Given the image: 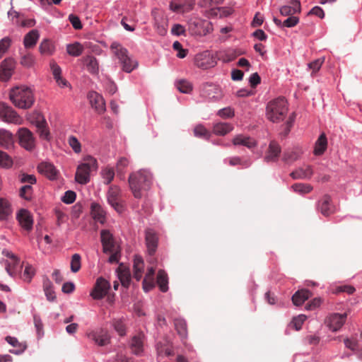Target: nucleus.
<instances>
[{
	"instance_id": "1",
	"label": "nucleus",
	"mask_w": 362,
	"mask_h": 362,
	"mask_svg": "<svg viewBox=\"0 0 362 362\" xmlns=\"http://www.w3.org/2000/svg\"><path fill=\"white\" fill-rule=\"evenodd\" d=\"M151 180V174L145 170L133 173L129 175V184L135 198L140 199L142 197V192L150 188Z\"/></svg>"
},
{
	"instance_id": "2",
	"label": "nucleus",
	"mask_w": 362,
	"mask_h": 362,
	"mask_svg": "<svg viewBox=\"0 0 362 362\" xmlns=\"http://www.w3.org/2000/svg\"><path fill=\"white\" fill-rule=\"evenodd\" d=\"M288 110V103L285 98L279 97L267 103L266 117L272 122H280L285 119Z\"/></svg>"
},
{
	"instance_id": "3",
	"label": "nucleus",
	"mask_w": 362,
	"mask_h": 362,
	"mask_svg": "<svg viewBox=\"0 0 362 362\" xmlns=\"http://www.w3.org/2000/svg\"><path fill=\"white\" fill-rule=\"evenodd\" d=\"M10 100L19 108L28 109L34 103L33 91L25 86L16 87L11 90Z\"/></svg>"
},
{
	"instance_id": "4",
	"label": "nucleus",
	"mask_w": 362,
	"mask_h": 362,
	"mask_svg": "<svg viewBox=\"0 0 362 362\" xmlns=\"http://www.w3.org/2000/svg\"><path fill=\"white\" fill-rule=\"evenodd\" d=\"M110 48L113 54L117 57L122 71L127 73H131L134 69L137 68V61L130 57L128 50L120 44L113 42Z\"/></svg>"
},
{
	"instance_id": "5",
	"label": "nucleus",
	"mask_w": 362,
	"mask_h": 362,
	"mask_svg": "<svg viewBox=\"0 0 362 362\" xmlns=\"http://www.w3.org/2000/svg\"><path fill=\"white\" fill-rule=\"evenodd\" d=\"M98 168V163L95 158L88 156L85 157L84 162L77 168L75 180L81 185H86L90 181V173L91 170H95Z\"/></svg>"
},
{
	"instance_id": "6",
	"label": "nucleus",
	"mask_w": 362,
	"mask_h": 362,
	"mask_svg": "<svg viewBox=\"0 0 362 362\" xmlns=\"http://www.w3.org/2000/svg\"><path fill=\"white\" fill-rule=\"evenodd\" d=\"M107 199L109 204L118 213L124 210V201L121 189L117 185H111L107 192Z\"/></svg>"
},
{
	"instance_id": "7",
	"label": "nucleus",
	"mask_w": 362,
	"mask_h": 362,
	"mask_svg": "<svg viewBox=\"0 0 362 362\" xmlns=\"http://www.w3.org/2000/svg\"><path fill=\"white\" fill-rule=\"evenodd\" d=\"M19 144L21 146L31 151L35 147V139L33 133L27 128H20L17 132Z\"/></svg>"
},
{
	"instance_id": "8",
	"label": "nucleus",
	"mask_w": 362,
	"mask_h": 362,
	"mask_svg": "<svg viewBox=\"0 0 362 362\" xmlns=\"http://www.w3.org/2000/svg\"><path fill=\"white\" fill-rule=\"evenodd\" d=\"M194 64L197 67L204 70L214 67L216 61L209 51H204L195 55Z\"/></svg>"
},
{
	"instance_id": "9",
	"label": "nucleus",
	"mask_w": 362,
	"mask_h": 362,
	"mask_svg": "<svg viewBox=\"0 0 362 362\" xmlns=\"http://www.w3.org/2000/svg\"><path fill=\"white\" fill-rule=\"evenodd\" d=\"M0 118L6 122L20 124L22 119L11 107L4 103H0Z\"/></svg>"
},
{
	"instance_id": "10",
	"label": "nucleus",
	"mask_w": 362,
	"mask_h": 362,
	"mask_svg": "<svg viewBox=\"0 0 362 362\" xmlns=\"http://www.w3.org/2000/svg\"><path fill=\"white\" fill-rule=\"evenodd\" d=\"M346 313H333L327 316L325 320V325L332 332H337L341 329L346 322Z\"/></svg>"
},
{
	"instance_id": "11",
	"label": "nucleus",
	"mask_w": 362,
	"mask_h": 362,
	"mask_svg": "<svg viewBox=\"0 0 362 362\" xmlns=\"http://www.w3.org/2000/svg\"><path fill=\"white\" fill-rule=\"evenodd\" d=\"M110 288V283L103 277H99L95 284L90 296L94 299H102L104 298Z\"/></svg>"
},
{
	"instance_id": "12",
	"label": "nucleus",
	"mask_w": 362,
	"mask_h": 362,
	"mask_svg": "<svg viewBox=\"0 0 362 362\" xmlns=\"http://www.w3.org/2000/svg\"><path fill=\"white\" fill-rule=\"evenodd\" d=\"M15 69V62L11 58L5 59L0 66V80L6 81L12 76Z\"/></svg>"
},
{
	"instance_id": "13",
	"label": "nucleus",
	"mask_w": 362,
	"mask_h": 362,
	"mask_svg": "<svg viewBox=\"0 0 362 362\" xmlns=\"http://www.w3.org/2000/svg\"><path fill=\"white\" fill-rule=\"evenodd\" d=\"M281 152V148L279 143L276 141H272L269 144L264 160L267 163L276 162L278 160Z\"/></svg>"
},
{
	"instance_id": "14",
	"label": "nucleus",
	"mask_w": 362,
	"mask_h": 362,
	"mask_svg": "<svg viewBox=\"0 0 362 362\" xmlns=\"http://www.w3.org/2000/svg\"><path fill=\"white\" fill-rule=\"evenodd\" d=\"M17 219L21 226L26 230L33 228V219L31 214L26 209H21L17 214Z\"/></svg>"
},
{
	"instance_id": "15",
	"label": "nucleus",
	"mask_w": 362,
	"mask_h": 362,
	"mask_svg": "<svg viewBox=\"0 0 362 362\" xmlns=\"http://www.w3.org/2000/svg\"><path fill=\"white\" fill-rule=\"evenodd\" d=\"M90 103L95 111L99 114L104 112L105 110V103L102 95L96 92H90L88 94Z\"/></svg>"
},
{
	"instance_id": "16",
	"label": "nucleus",
	"mask_w": 362,
	"mask_h": 362,
	"mask_svg": "<svg viewBox=\"0 0 362 362\" xmlns=\"http://www.w3.org/2000/svg\"><path fill=\"white\" fill-rule=\"evenodd\" d=\"M331 201L332 199L330 196L325 194L318 202V209L325 216H328L332 214L335 211L334 206L332 204Z\"/></svg>"
},
{
	"instance_id": "17",
	"label": "nucleus",
	"mask_w": 362,
	"mask_h": 362,
	"mask_svg": "<svg viewBox=\"0 0 362 362\" xmlns=\"http://www.w3.org/2000/svg\"><path fill=\"white\" fill-rule=\"evenodd\" d=\"M232 143L235 146H243L249 149H252L257 146L256 140L250 136L244 134H238L232 140Z\"/></svg>"
},
{
	"instance_id": "18",
	"label": "nucleus",
	"mask_w": 362,
	"mask_h": 362,
	"mask_svg": "<svg viewBox=\"0 0 362 362\" xmlns=\"http://www.w3.org/2000/svg\"><path fill=\"white\" fill-rule=\"evenodd\" d=\"M101 243L103 247V252L107 253L108 251H114L117 247L115 244L112 235L107 230H103L100 232Z\"/></svg>"
},
{
	"instance_id": "19",
	"label": "nucleus",
	"mask_w": 362,
	"mask_h": 362,
	"mask_svg": "<svg viewBox=\"0 0 362 362\" xmlns=\"http://www.w3.org/2000/svg\"><path fill=\"white\" fill-rule=\"evenodd\" d=\"M88 337L99 346H105L110 342V336L107 332L100 329L89 334Z\"/></svg>"
},
{
	"instance_id": "20",
	"label": "nucleus",
	"mask_w": 362,
	"mask_h": 362,
	"mask_svg": "<svg viewBox=\"0 0 362 362\" xmlns=\"http://www.w3.org/2000/svg\"><path fill=\"white\" fill-rule=\"evenodd\" d=\"M301 10L300 2L298 0H293L289 5L283 6L280 8V13L284 16H293L299 13Z\"/></svg>"
},
{
	"instance_id": "21",
	"label": "nucleus",
	"mask_w": 362,
	"mask_h": 362,
	"mask_svg": "<svg viewBox=\"0 0 362 362\" xmlns=\"http://www.w3.org/2000/svg\"><path fill=\"white\" fill-rule=\"evenodd\" d=\"M14 146V137L9 131L0 129V146L5 149H11Z\"/></svg>"
},
{
	"instance_id": "22",
	"label": "nucleus",
	"mask_w": 362,
	"mask_h": 362,
	"mask_svg": "<svg viewBox=\"0 0 362 362\" xmlns=\"http://www.w3.org/2000/svg\"><path fill=\"white\" fill-rule=\"evenodd\" d=\"M37 170L50 180L55 179L57 175V170L54 165L48 162H42L40 163L37 165Z\"/></svg>"
},
{
	"instance_id": "23",
	"label": "nucleus",
	"mask_w": 362,
	"mask_h": 362,
	"mask_svg": "<svg viewBox=\"0 0 362 362\" xmlns=\"http://www.w3.org/2000/svg\"><path fill=\"white\" fill-rule=\"evenodd\" d=\"M146 243L149 255H153L158 246V237L155 232L151 229L146 231Z\"/></svg>"
},
{
	"instance_id": "24",
	"label": "nucleus",
	"mask_w": 362,
	"mask_h": 362,
	"mask_svg": "<svg viewBox=\"0 0 362 362\" xmlns=\"http://www.w3.org/2000/svg\"><path fill=\"white\" fill-rule=\"evenodd\" d=\"M144 338L143 334H138L132 338L130 348L132 352L135 355H139L144 350Z\"/></svg>"
},
{
	"instance_id": "25",
	"label": "nucleus",
	"mask_w": 362,
	"mask_h": 362,
	"mask_svg": "<svg viewBox=\"0 0 362 362\" xmlns=\"http://www.w3.org/2000/svg\"><path fill=\"white\" fill-rule=\"evenodd\" d=\"M35 125L37 128V131L40 136V138L46 140H49V132L47 127V122L45 119L39 116L35 122Z\"/></svg>"
},
{
	"instance_id": "26",
	"label": "nucleus",
	"mask_w": 362,
	"mask_h": 362,
	"mask_svg": "<svg viewBox=\"0 0 362 362\" xmlns=\"http://www.w3.org/2000/svg\"><path fill=\"white\" fill-rule=\"evenodd\" d=\"M311 296V293L308 289H301L296 291L292 296L293 303L299 306Z\"/></svg>"
},
{
	"instance_id": "27",
	"label": "nucleus",
	"mask_w": 362,
	"mask_h": 362,
	"mask_svg": "<svg viewBox=\"0 0 362 362\" xmlns=\"http://www.w3.org/2000/svg\"><path fill=\"white\" fill-rule=\"evenodd\" d=\"M40 35L39 32L37 30H32L28 33H27L24 37L23 44L25 48H31L33 47L38 39Z\"/></svg>"
},
{
	"instance_id": "28",
	"label": "nucleus",
	"mask_w": 362,
	"mask_h": 362,
	"mask_svg": "<svg viewBox=\"0 0 362 362\" xmlns=\"http://www.w3.org/2000/svg\"><path fill=\"white\" fill-rule=\"evenodd\" d=\"M87 70L92 74H98L99 71V64L93 56H86L83 59Z\"/></svg>"
},
{
	"instance_id": "29",
	"label": "nucleus",
	"mask_w": 362,
	"mask_h": 362,
	"mask_svg": "<svg viewBox=\"0 0 362 362\" xmlns=\"http://www.w3.org/2000/svg\"><path fill=\"white\" fill-rule=\"evenodd\" d=\"M313 174L312 168L308 165L305 169L299 168L292 172L290 175L294 180L298 179H310Z\"/></svg>"
},
{
	"instance_id": "30",
	"label": "nucleus",
	"mask_w": 362,
	"mask_h": 362,
	"mask_svg": "<svg viewBox=\"0 0 362 362\" xmlns=\"http://www.w3.org/2000/svg\"><path fill=\"white\" fill-rule=\"evenodd\" d=\"M327 147V140L325 134L322 133L320 134L319 138L315 142L314 154L316 156H320L324 153Z\"/></svg>"
},
{
	"instance_id": "31",
	"label": "nucleus",
	"mask_w": 362,
	"mask_h": 362,
	"mask_svg": "<svg viewBox=\"0 0 362 362\" xmlns=\"http://www.w3.org/2000/svg\"><path fill=\"white\" fill-rule=\"evenodd\" d=\"M302 153L300 148H294L293 149L286 150L283 155V160L286 163H293L299 159Z\"/></svg>"
},
{
	"instance_id": "32",
	"label": "nucleus",
	"mask_w": 362,
	"mask_h": 362,
	"mask_svg": "<svg viewBox=\"0 0 362 362\" xmlns=\"http://www.w3.org/2000/svg\"><path fill=\"white\" fill-rule=\"evenodd\" d=\"M233 129L231 124L226 122H219L214 125L213 132L215 134L224 136Z\"/></svg>"
},
{
	"instance_id": "33",
	"label": "nucleus",
	"mask_w": 362,
	"mask_h": 362,
	"mask_svg": "<svg viewBox=\"0 0 362 362\" xmlns=\"http://www.w3.org/2000/svg\"><path fill=\"white\" fill-rule=\"evenodd\" d=\"M144 269V261L142 258L139 256H135L134 259V277L139 281L141 279L142 273Z\"/></svg>"
},
{
	"instance_id": "34",
	"label": "nucleus",
	"mask_w": 362,
	"mask_h": 362,
	"mask_svg": "<svg viewBox=\"0 0 362 362\" xmlns=\"http://www.w3.org/2000/svg\"><path fill=\"white\" fill-rule=\"evenodd\" d=\"M43 289L46 298L49 301H54L56 299V295L53 290L52 283L48 278L45 279L43 281Z\"/></svg>"
},
{
	"instance_id": "35",
	"label": "nucleus",
	"mask_w": 362,
	"mask_h": 362,
	"mask_svg": "<svg viewBox=\"0 0 362 362\" xmlns=\"http://www.w3.org/2000/svg\"><path fill=\"white\" fill-rule=\"evenodd\" d=\"M157 284L162 292H166L168 290V278L167 274L163 270H159L158 272Z\"/></svg>"
},
{
	"instance_id": "36",
	"label": "nucleus",
	"mask_w": 362,
	"mask_h": 362,
	"mask_svg": "<svg viewBox=\"0 0 362 362\" xmlns=\"http://www.w3.org/2000/svg\"><path fill=\"white\" fill-rule=\"evenodd\" d=\"M83 46L79 42H74L73 44H69L66 46L67 53L73 57H78L83 52Z\"/></svg>"
},
{
	"instance_id": "37",
	"label": "nucleus",
	"mask_w": 362,
	"mask_h": 362,
	"mask_svg": "<svg viewBox=\"0 0 362 362\" xmlns=\"http://www.w3.org/2000/svg\"><path fill=\"white\" fill-rule=\"evenodd\" d=\"M39 50L41 54L51 55L54 51V46L49 40L45 39L40 43Z\"/></svg>"
},
{
	"instance_id": "38",
	"label": "nucleus",
	"mask_w": 362,
	"mask_h": 362,
	"mask_svg": "<svg viewBox=\"0 0 362 362\" xmlns=\"http://www.w3.org/2000/svg\"><path fill=\"white\" fill-rule=\"evenodd\" d=\"M175 329L182 338H186L187 335V324L183 319H175L174 321Z\"/></svg>"
},
{
	"instance_id": "39",
	"label": "nucleus",
	"mask_w": 362,
	"mask_h": 362,
	"mask_svg": "<svg viewBox=\"0 0 362 362\" xmlns=\"http://www.w3.org/2000/svg\"><path fill=\"white\" fill-rule=\"evenodd\" d=\"M11 208L8 202L0 198V220L6 219L11 214Z\"/></svg>"
},
{
	"instance_id": "40",
	"label": "nucleus",
	"mask_w": 362,
	"mask_h": 362,
	"mask_svg": "<svg viewBox=\"0 0 362 362\" xmlns=\"http://www.w3.org/2000/svg\"><path fill=\"white\" fill-rule=\"evenodd\" d=\"M101 175L104 180V184L109 185L114 179L115 170L113 168L107 166L102 170Z\"/></svg>"
},
{
	"instance_id": "41",
	"label": "nucleus",
	"mask_w": 362,
	"mask_h": 362,
	"mask_svg": "<svg viewBox=\"0 0 362 362\" xmlns=\"http://www.w3.org/2000/svg\"><path fill=\"white\" fill-rule=\"evenodd\" d=\"M292 189L296 192L301 194H305L313 190V187L309 184L296 183L292 185Z\"/></svg>"
},
{
	"instance_id": "42",
	"label": "nucleus",
	"mask_w": 362,
	"mask_h": 362,
	"mask_svg": "<svg viewBox=\"0 0 362 362\" xmlns=\"http://www.w3.org/2000/svg\"><path fill=\"white\" fill-rule=\"evenodd\" d=\"M176 87L179 91L183 93H189L192 90V86L191 83L185 79L177 81Z\"/></svg>"
},
{
	"instance_id": "43",
	"label": "nucleus",
	"mask_w": 362,
	"mask_h": 362,
	"mask_svg": "<svg viewBox=\"0 0 362 362\" xmlns=\"http://www.w3.org/2000/svg\"><path fill=\"white\" fill-rule=\"evenodd\" d=\"M92 213L93 218L100 223H103L105 220L104 212L101 207L96 204H92Z\"/></svg>"
},
{
	"instance_id": "44",
	"label": "nucleus",
	"mask_w": 362,
	"mask_h": 362,
	"mask_svg": "<svg viewBox=\"0 0 362 362\" xmlns=\"http://www.w3.org/2000/svg\"><path fill=\"white\" fill-rule=\"evenodd\" d=\"M128 165L129 160L126 158H121L119 159L116 165V171L118 177H120L122 179L123 178L124 170Z\"/></svg>"
},
{
	"instance_id": "45",
	"label": "nucleus",
	"mask_w": 362,
	"mask_h": 362,
	"mask_svg": "<svg viewBox=\"0 0 362 362\" xmlns=\"http://www.w3.org/2000/svg\"><path fill=\"white\" fill-rule=\"evenodd\" d=\"M18 179L21 183H28L30 185L35 184L37 181L35 175L22 172L18 174Z\"/></svg>"
},
{
	"instance_id": "46",
	"label": "nucleus",
	"mask_w": 362,
	"mask_h": 362,
	"mask_svg": "<svg viewBox=\"0 0 362 362\" xmlns=\"http://www.w3.org/2000/svg\"><path fill=\"white\" fill-rule=\"evenodd\" d=\"M19 195L25 200H30L33 195V187L30 185L23 186L19 191Z\"/></svg>"
},
{
	"instance_id": "47",
	"label": "nucleus",
	"mask_w": 362,
	"mask_h": 362,
	"mask_svg": "<svg viewBox=\"0 0 362 362\" xmlns=\"http://www.w3.org/2000/svg\"><path fill=\"white\" fill-rule=\"evenodd\" d=\"M6 341L12 346L18 348V351H16V354L23 351L26 348L25 344L20 343L18 340L15 337L8 336L6 337Z\"/></svg>"
},
{
	"instance_id": "48",
	"label": "nucleus",
	"mask_w": 362,
	"mask_h": 362,
	"mask_svg": "<svg viewBox=\"0 0 362 362\" xmlns=\"http://www.w3.org/2000/svg\"><path fill=\"white\" fill-rule=\"evenodd\" d=\"M35 274V270L30 264H27L23 273L22 278L25 281L30 282Z\"/></svg>"
},
{
	"instance_id": "49",
	"label": "nucleus",
	"mask_w": 362,
	"mask_h": 362,
	"mask_svg": "<svg viewBox=\"0 0 362 362\" xmlns=\"http://www.w3.org/2000/svg\"><path fill=\"white\" fill-rule=\"evenodd\" d=\"M71 271L74 273L78 272L81 269V256L78 254H74L71 260Z\"/></svg>"
},
{
	"instance_id": "50",
	"label": "nucleus",
	"mask_w": 362,
	"mask_h": 362,
	"mask_svg": "<svg viewBox=\"0 0 362 362\" xmlns=\"http://www.w3.org/2000/svg\"><path fill=\"white\" fill-rule=\"evenodd\" d=\"M12 164L13 161L11 157L6 153L0 150V166L9 168Z\"/></svg>"
},
{
	"instance_id": "51",
	"label": "nucleus",
	"mask_w": 362,
	"mask_h": 362,
	"mask_svg": "<svg viewBox=\"0 0 362 362\" xmlns=\"http://www.w3.org/2000/svg\"><path fill=\"white\" fill-rule=\"evenodd\" d=\"M194 134L196 136L209 138L210 134L203 125H197L194 129Z\"/></svg>"
},
{
	"instance_id": "52",
	"label": "nucleus",
	"mask_w": 362,
	"mask_h": 362,
	"mask_svg": "<svg viewBox=\"0 0 362 362\" xmlns=\"http://www.w3.org/2000/svg\"><path fill=\"white\" fill-rule=\"evenodd\" d=\"M325 57L317 59L308 64V67L313 71V73H316L320 70L322 64L325 62Z\"/></svg>"
},
{
	"instance_id": "53",
	"label": "nucleus",
	"mask_w": 362,
	"mask_h": 362,
	"mask_svg": "<svg viewBox=\"0 0 362 362\" xmlns=\"http://www.w3.org/2000/svg\"><path fill=\"white\" fill-rule=\"evenodd\" d=\"M33 321L34 325L37 330V334L38 337H42L44 334L43 332V324L42 322L41 318L39 315L35 314L33 315Z\"/></svg>"
},
{
	"instance_id": "54",
	"label": "nucleus",
	"mask_w": 362,
	"mask_h": 362,
	"mask_svg": "<svg viewBox=\"0 0 362 362\" xmlns=\"http://www.w3.org/2000/svg\"><path fill=\"white\" fill-rule=\"evenodd\" d=\"M11 40L9 37H6L0 40V59L6 52L11 45Z\"/></svg>"
},
{
	"instance_id": "55",
	"label": "nucleus",
	"mask_w": 362,
	"mask_h": 362,
	"mask_svg": "<svg viewBox=\"0 0 362 362\" xmlns=\"http://www.w3.org/2000/svg\"><path fill=\"white\" fill-rule=\"evenodd\" d=\"M170 10H172L174 12L184 13V12L189 11L192 10V6L189 5L187 8H185V6L183 4H175L173 1H171L170 4Z\"/></svg>"
},
{
	"instance_id": "56",
	"label": "nucleus",
	"mask_w": 362,
	"mask_h": 362,
	"mask_svg": "<svg viewBox=\"0 0 362 362\" xmlns=\"http://www.w3.org/2000/svg\"><path fill=\"white\" fill-rule=\"evenodd\" d=\"M76 193L73 191L69 190L64 193L62 200L64 203L70 204H72L76 199Z\"/></svg>"
},
{
	"instance_id": "57",
	"label": "nucleus",
	"mask_w": 362,
	"mask_h": 362,
	"mask_svg": "<svg viewBox=\"0 0 362 362\" xmlns=\"http://www.w3.org/2000/svg\"><path fill=\"white\" fill-rule=\"evenodd\" d=\"M299 22L298 17L296 16H289L287 19H286L282 24V27L286 28H293L296 26Z\"/></svg>"
},
{
	"instance_id": "58",
	"label": "nucleus",
	"mask_w": 362,
	"mask_h": 362,
	"mask_svg": "<svg viewBox=\"0 0 362 362\" xmlns=\"http://www.w3.org/2000/svg\"><path fill=\"white\" fill-rule=\"evenodd\" d=\"M68 141L74 152L79 153L81 151V144L75 136H70Z\"/></svg>"
},
{
	"instance_id": "59",
	"label": "nucleus",
	"mask_w": 362,
	"mask_h": 362,
	"mask_svg": "<svg viewBox=\"0 0 362 362\" xmlns=\"http://www.w3.org/2000/svg\"><path fill=\"white\" fill-rule=\"evenodd\" d=\"M228 163L232 166L242 165L245 167H248L250 165L249 161H243L242 159L238 156L230 158L228 159Z\"/></svg>"
},
{
	"instance_id": "60",
	"label": "nucleus",
	"mask_w": 362,
	"mask_h": 362,
	"mask_svg": "<svg viewBox=\"0 0 362 362\" xmlns=\"http://www.w3.org/2000/svg\"><path fill=\"white\" fill-rule=\"evenodd\" d=\"M34 57L30 54H26L21 57V64L26 67H30L33 64Z\"/></svg>"
},
{
	"instance_id": "61",
	"label": "nucleus",
	"mask_w": 362,
	"mask_h": 362,
	"mask_svg": "<svg viewBox=\"0 0 362 362\" xmlns=\"http://www.w3.org/2000/svg\"><path fill=\"white\" fill-rule=\"evenodd\" d=\"M69 20L71 23L72 26L74 27V28H75L76 30H80L82 28L81 22L77 16L70 14L69 16Z\"/></svg>"
},
{
	"instance_id": "62",
	"label": "nucleus",
	"mask_w": 362,
	"mask_h": 362,
	"mask_svg": "<svg viewBox=\"0 0 362 362\" xmlns=\"http://www.w3.org/2000/svg\"><path fill=\"white\" fill-rule=\"evenodd\" d=\"M306 320V316L304 315H300L293 319L292 323L296 330L301 329L303 323Z\"/></svg>"
},
{
	"instance_id": "63",
	"label": "nucleus",
	"mask_w": 362,
	"mask_h": 362,
	"mask_svg": "<svg viewBox=\"0 0 362 362\" xmlns=\"http://www.w3.org/2000/svg\"><path fill=\"white\" fill-rule=\"evenodd\" d=\"M218 115L223 118H230L234 116V111L229 107H224L218 111Z\"/></svg>"
},
{
	"instance_id": "64",
	"label": "nucleus",
	"mask_w": 362,
	"mask_h": 362,
	"mask_svg": "<svg viewBox=\"0 0 362 362\" xmlns=\"http://www.w3.org/2000/svg\"><path fill=\"white\" fill-rule=\"evenodd\" d=\"M107 253L111 254L108 260L110 263H117L119 262L120 252L117 247H115L114 251H108Z\"/></svg>"
}]
</instances>
